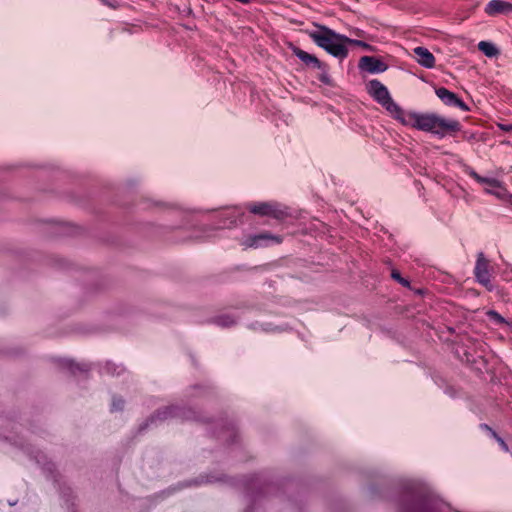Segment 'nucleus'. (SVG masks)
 Wrapping results in <instances>:
<instances>
[{"instance_id":"obj_13","label":"nucleus","mask_w":512,"mask_h":512,"mask_svg":"<svg viewBox=\"0 0 512 512\" xmlns=\"http://www.w3.org/2000/svg\"><path fill=\"white\" fill-rule=\"evenodd\" d=\"M436 95L445 103L448 105H453L455 102L457 96L453 92L447 90L446 88H438L436 90Z\"/></svg>"},{"instance_id":"obj_23","label":"nucleus","mask_w":512,"mask_h":512,"mask_svg":"<svg viewBox=\"0 0 512 512\" xmlns=\"http://www.w3.org/2000/svg\"><path fill=\"white\" fill-rule=\"evenodd\" d=\"M488 315H489L492 319L496 320L497 322H503V321H504L503 317H502L501 315H499V314H498L497 312H495V311H489V312H488Z\"/></svg>"},{"instance_id":"obj_26","label":"nucleus","mask_w":512,"mask_h":512,"mask_svg":"<svg viewBox=\"0 0 512 512\" xmlns=\"http://www.w3.org/2000/svg\"><path fill=\"white\" fill-rule=\"evenodd\" d=\"M53 466H54V465H53L52 463H49V464H48V467H47V470L51 472V471H52Z\"/></svg>"},{"instance_id":"obj_8","label":"nucleus","mask_w":512,"mask_h":512,"mask_svg":"<svg viewBox=\"0 0 512 512\" xmlns=\"http://www.w3.org/2000/svg\"><path fill=\"white\" fill-rule=\"evenodd\" d=\"M250 212L254 214H259L262 216H272L275 218H281L283 216V212L277 209L274 205L269 203H260L250 206Z\"/></svg>"},{"instance_id":"obj_18","label":"nucleus","mask_w":512,"mask_h":512,"mask_svg":"<svg viewBox=\"0 0 512 512\" xmlns=\"http://www.w3.org/2000/svg\"><path fill=\"white\" fill-rule=\"evenodd\" d=\"M217 323L223 327H229L236 323V320L229 315H222L217 318Z\"/></svg>"},{"instance_id":"obj_16","label":"nucleus","mask_w":512,"mask_h":512,"mask_svg":"<svg viewBox=\"0 0 512 512\" xmlns=\"http://www.w3.org/2000/svg\"><path fill=\"white\" fill-rule=\"evenodd\" d=\"M220 480H221L220 477H216L214 475L200 476L199 478H196V479L190 481L188 486H191V485L197 486V485H200L203 483H213V482H217Z\"/></svg>"},{"instance_id":"obj_25","label":"nucleus","mask_w":512,"mask_h":512,"mask_svg":"<svg viewBox=\"0 0 512 512\" xmlns=\"http://www.w3.org/2000/svg\"><path fill=\"white\" fill-rule=\"evenodd\" d=\"M17 502H18V500H9V501H8V505H9V506H14V505H16V504H17Z\"/></svg>"},{"instance_id":"obj_4","label":"nucleus","mask_w":512,"mask_h":512,"mask_svg":"<svg viewBox=\"0 0 512 512\" xmlns=\"http://www.w3.org/2000/svg\"><path fill=\"white\" fill-rule=\"evenodd\" d=\"M367 92L398 120L403 110L393 101L386 86L373 79L366 85Z\"/></svg>"},{"instance_id":"obj_17","label":"nucleus","mask_w":512,"mask_h":512,"mask_svg":"<svg viewBox=\"0 0 512 512\" xmlns=\"http://www.w3.org/2000/svg\"><path fill=\"white\" fill-rule=\"evenodd\" d=\"M456 354L461 361H464L467 363L476 362L475 357L469 351L465 350L462 347L456 349Z\"/></svg>"},{"instance_id":"obj_20","label":"nucleus","mask_w":512,"mask_h":512,"mask_svg":"<svg viewBox=\"0 0 512 512\" xmlns=\"http://www.w3.org/2000/svg\"><path fill=\"white\" fill-rule=\"evenodd\" d=\"M482 427H484L485 429L489 430L491 432V434L493 435V437L497 440V442L500 444V446L502 447V449L504 451H508V446L507 444L505 443V441L499 437L495 431H493L488 425L484 424L482 425Z\"/></svg>"},{"instance_id":"obj_1","label":"nucleus","mask_w":512,"mask_h":512,"mask_svg":"<svg viewBox=\"0 0 512 512\" xmlns=\"http://www.w3.org/2000/svg\"><path fill=\"white\" fill-rule=\"evenodd\" d=\"M450 507L434 497L425 487L412 485L407 489L400 512H448Z\"/></svg>"},{"instance_id":"obj_12","label":"nucleus","mask_w":512,"mask_h":512,"mask_svg":"<svg viewBox=\"0 0 512 512\" xmlns=\"http://www.w3.org/2000/svg\"><path fill=\"white\" fill-rule=\"evenodd\" d=\"M179 409L177 407H167L164 410H159L155 415L151 416L145 423V427L154 423L156 420H165L169 417L178 416Z\"/></svg>"},{"instance_id":"obj_9","label":"nucleus","mask_w":512,"mask_h":512,"mask_svg":"<svg viewBox=\"0 0 512 512\" xmlns=\"http://www.w3.org/2000/svg\"><path fill=\"white\" fill-rule=\"evenodd\" d=\"M485 12L488 15L507 14L512 12V4L502 0H492L487 4Z\"/></svg>"},{"instance_id":"obj_7","label":"nucleus","mask_w":512,"mask_h":512,"mask_svg":"<svg viewBox=\"0 0 512 512\" xmlns=\"http://www.w3.org/2000/svg\"><path fill=\"white\" fill-rule=\"evenodd\" d=\"M359 68L369 73H379L384 72L387 69V65L374 57L363 56L360 58Z\"/></svg>"},{"instance_id":"obj_5","label":"nucleus","mask_w":512,"mask_h":512,"mask_svg":"<svg viewBox=\"0 0 512 512\" xmlns=\"http://www.w3.org/2000/svg\"><path fill=\"white\" fill-rule=\"evenodd\" d=\"M470 175L484 186L486 192L491 193L498 198H504L507 195V191L502 183L495 178H485L478 175L476 172L471 171Z\"/></svg>"},{"instance_id":"obj_22","label":"nucleus","mask_w":512,"mask_h":512,"mask_svg":"<svg viewBox=\"0 0 512 512\" xmlns=\"http://www.w3.org/2000/svg\"><path fill=\"white\" fill-rule=\"evenodd\" d=\"M391 276H392L393 279L397 280L402 285H404V286H408L409 285L408 281L403 279L398 271L393 270L392 273H391Z\"/></svg>"},{"instance_id":"obj_24","label":"nucleus","mask_w":512,"mask_h":512,"mask_svg":"<svg viewBox=\"0 0 512 512\" xmlns=\"http://www.w3.org/2000/svg\"><path fill=\"white\" fill-rule=\"evenodd\" d=\"M453 105L461 108L462 110L464 111H467L468 110V107L467 105L461 100L459 99L458 97L456 98L455 102L453 103Z\"/></svg>"},{"instance_id":"obj_14","label":"nucleus","mask_w":512,"mask_h":512,"mask_svg":"<svg viewBox=\"0 0 512 512\" xmlns=\"http://www.w3.org/2000/svg\"><path fill=\"white\" fill-rule=\"evenodd\" d=\"M478 49L487 57H495L499 54V50L495 47V45L486 41L479 42Z\"/></svg>"},{"instance_id":"obj_2","label":"nucleus","mask_w":512,"mask_h":512,"mask_svg":"<svg viewBox=\"0 0 512 512\" xmlns=\"http://www.w3.org/2000/svg\"><path fill=\"white\" fill-rule=\"evenodd\" d=\"M398 120L404 125L440 136H444L450 132H456L460 129L458 121L448 120L434 114L405 113L403 111Z\"/></svg>"},{"instance_id":"obj_15","label":"nucleus","mask_w":512,"mask_h":512,"mask_svg":"<svg viewBox=\"0 0 512 512\" xmlns=\"http://www.w3.org/2000/svg\"><path fill=\"white\" fill-rule=\"evenodd\" d=\"M262 239H274L277 242H280V239L278 237L264 233V234H260V235L249 236L245 240L244 245L247 247H254V246H257L258 240H262Z\"/></svg>"},{"instance_id":"obj_21","label":"nucleus","mask_w":512,"mask_h":512,"mask_svg":"<svg viewBox=\"0 0 512 512\" xmlns=\"http://www.w3.org/2000/svg\"><path fill=\"white\" fill-rule=\"evenodd\" d=\"M346 44H352V45H356V46L362 47V48H364L366 50H372V47L369 44H367V43H365L363 41H360V40L350 39V41H346Z\"/></svg>"},{"instance_id":"obj_11","label":"nucleus","mask_w":512,"mask_h":512,"mask_svg":"<svg viewBox=\"0 0 512 512\" xmlns=\"http://www.w3.org/2000/svg\"><path fill=\"white\" fill-rule=\"evenodd\" d=\"M290 47L292 52L307 66H313L318 69L322 68V64L316 56L309 54L294 45H291Z\"/></svg>"},{"instance_id":"obj_3","label":"nucleus","mask_w":512,"mask_h":512,"mask_svg":"<svg viewBox=\"0 0 512 512\" xmlns=\"http://www.w3.org/2000/svg\"><path fill=\"white\" fill-rule=\"evenodd\" d=\"M317 28L315 31H309L308 35L319 47L340 59L348 55L345 44L346 41H350V38L338 34L325 26H317Z\"/></svg>"},{"instance_id":"obj_6","label":"nucleus","mask_w":512,"mask_h":512,"mask_svg":"<svg viewBox=\"0 0 512 512\" xmlns=\"http://www.w3.org/2000/svg\"><path fill=\"white\" fill-rule=\"evenodd\" d=\"M477 281L485 286L488 290L492 289L490 283L489 261L484 257L483 253H479L474 269Z\"/></svg>"},{"instance_id":"obj_10","label":"nucleus","mask_w":512,"mask_h":512,"mask_svg":"<svg viewBox=\"0 0 512 512\" xmlns=\"http://www.w3.org/2000/svg\"><path fill=\"white\" fill-rule=\"evenodd\" d=\"M414 54L416 55V60L420 65L426 68L434 67L435 57L428 49L424 47H416L414 49Z\"/></svg>"},{"instance_id":"obj_19","label":"nucleus","mask_w":512,"mask_h":512,"mask_svg":"<svg viewBox=\"0 0 512 512\" xmlns=\"http://www.w3.org/2000/svg\"><path fill=\"white\" fill-rule=\"evenodd\" d=\"M124 400L121 397H113L111 411H121L124 408Z\"/></svg>"},{"instance_id":"obj_27","label":"nucleus","mask_w":512,"mask_h":512,"mask_svg":"<svg viewBox=\"0 0 512 512\" xmlns=\"http://www.w3.org/2000/svg\"><path fill=\"white\" fill-rule=\"evenodd\" d=\"M245 512H250L249 510H245Z\"/></svg>"}]
</instances>
